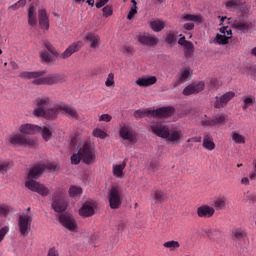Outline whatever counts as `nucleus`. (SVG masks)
Instances as JSON below:
<instances>
[{
    "instance_id": "1",
    "label": "nucleus",
    "mask_w": 256,
    "mask_h": 256,
    "mask_svg": "<svg viewBox=\"0 0 256 256\" xmlns=\"http://www.w3.org/2000/svg\"><path fill=\"white\" fill-rule=\"evenodd\" d=\"M49 169L50 171H55V169H57V166H55L54 164H37L36 166L32 167L28 173V181H26L25 185L27 187V189H29L30 191H33L34 193H38L39 195H41L42 197H47V195H49V193H51L49 191V188H47V186L33 180V179H39V177H41V175H43V172Z\"/></svg>"
},
{
    "instance_id": "2",
    "label": "nucleus",
    "mask_w": 256,
    "mask_h": 256,
    "mask_svg": "<svg viewBox=\"0 0 256 256\" xmlns=\"http://www.w3.org/2000/svg\"><path fill=\"white\" fill-rule=\"evenodd\" d=\"M44 75V71H23L20 72L19 77H21V79H34L32 81L34 85H57V83H65V81H67V76H65V74H50L43 77Z\"/></svg>"
},
{
    "instance_id": "3",
    "label": "nucleus",
    "mask_w": 256,
    "mask_h": 256,
    "mask_svg": "<svg viewBox=\"0 0 256 256\" xmlns=\"http://www.w3.org/2000/svg\"><path fill=\"white\" fill-rule=\"evenodd\" d=\"M34 103L36 106L33 110L34 117L57 119V115L61 113V104L49 108V105H51L49 97L37 98Z\"/></svg>"
},
{
    "instance_id": "4",
    "label": "nucleus",
    "mask_w": 256,
    "mask_h": 256,
    "mask_svg": "<svg viewBox=\"0 0 256 256\" xmlns=\"http://www.w3.org/2000/svg\"><path fill=\"white\" fill-rule=\"evenodd\" d=\"M150 127L154 135L166 139L169 143H173V145H179L183 141V131L179 128L169 130V127L161 122L152 124Z\"/></svg>"
},
{
    "instance_id": "5",
    "label": "nucleus",
    "mask_w": 256,
    "mask_h": 256,
    "mask_svg": "<svg viewBox=\"0 0 256 256\" xmlns=\"http://www.w3.org/2000/svg\"><path fill=\"white\" fill-rule=\"evenodd\" d=\"M173 111V107L158 108L154 111H150L147 109H139L134 112V117L135 119H143V117L152 115V117H157L158 119H165L167 117H171L173 115Z\"/></svg>"
},
{
    "instance_id": "6",
    "label": "nucleus",
    "mask_w": 256,
    "mask_h": 256,
    "mask_svg": "<svg viewBox=\"0 0 256 256\" xmlns=\"http://www.w3.org/2000/svg\"><path fill=\"white\" fill-rule=\"evenodd\" d=\"M249 9L250 7L242 8L241 13H243V15H240L236 19L230 21L232 29H236V31H241L242 33H247V31L253 27V23H251L247 18Z\"/></svg>"
},
{
    "instance_id": "7",
    "label": "nucleus",
    "mask_w": 256,
    "mask_h": 256,
    "mask_svg": "<svg viewBox=\"0 0 256 256\" xmlns=\"http://www.w3.org/2000/svg\"><path fill=\"white\" fill-rule=\"evenodd\" d=\"M44 47L46 51H49V53H51V55H58L60 59H69V57H71L73 53H77L81 50V47H83V43L74 42L73 44L68 46L67 49L61 54L57 53V50H55V47H53V44L49 41L44 42Z\"/></svg>"
},
{
    "instance_id": "8",
    "label": "nucleus",
    "mask_w": 256,
    "mask_h": 256,
    "mask_svg": "<svg viewBox=\"0 0 256 256\" xmlns=\"http://www.w3.org/2000/svg\"><path fill=\"white\" fill-rule=\"evenodd\" d=\"M53 203H52V209L56 213H63L65 209H67V202L65 201V191L62 189H58L53 197H52Z\"/></svg>"
},
{
    "instance_id": "9",
    "label": "nucleus",
    "mask_w": 256,
    "mask_h": 256,
    "mask_svg": "<svg viewBox=\"0 0 256 256\" xmlns=\"http://www.w3.org/2000/svg\"><path fill=\"white\" fill-rule=\"evenodd\" d=\"M33 223V214H22L18 218V228L22 237H27L31 232V224Z\"/></svg>"
},
{
    "instance_id": "10",
    "label": "nucleus",
    "mask_w": 256,
    "mask_h": 256,
    "mask_svg": "<svg viewBox=\"0 0 256 256\" xmlns=\"http://www.w3.org/2000/svg\"><path fill=\"white\" fill-rule=\"evenodd\" d=\"M78 151L86 165H91V163L95 162V147L91 143L85 142Z\"/></svg>"
},
{
    "instance_id": "11",
    "label": "nucleus",
    "mask_w": 256,
    "mask_h": 256,
    "mask_svg": "<svg viewBox=\"0 0 256 256\" xmlns=\"http://www.w3.org/2000/svg\"><path fill=\"white\" fill-rule=\"evenodd\" d=\"M109 203L111 209H119L123 203V193L119 186H113L109 191Z\"/></svg>"
},
{
    "instance_id": "12",
    "label": "nucleus",
    "mask_w": 256,
    "mask_h": 256,
    "mask_svg": "<svg viewBox=\"0 0 256 256\" xmlns=\"http://www.w3.org/2000/svg\"><path fill=\"white\" fill-rule=\"evenodd\" d=\"M119 137L123 141H127V145H135L137 143V133L129 125H123L119 130Z\"/></svg>"
},
{
    "instance_id": "13",
    "label": "nucleus",
    "mask_w": 256,
    "mask_h": 256,
    "mask_svg": "<svg viewBox=\"0 0 256 256\" xmlns=\"http://www.w3.org/2000/svg\"><path fill=\"white\" fill-rule=\"evenodd\" d=\"M10 143L20 147H33L35 140L25 134H14L10 137Z\"/></svg>"
},
{
    "instance_id": "14",
    "label": "nucleus",
    "mask_w": 256,
    "mask_h": 256,
    "mask_svg": "<svg viewBox=\"0 0 256 256\" xmlns=\"http://www.w3.org/2000/svg\"><path fill=\"white\" fill-rule=\"evenodd\" d=\"M137 40L140 45L144 47H155L159 43V38L153 34L147 32H141L137 35Z\"/></svg>"
},
{
    "instance_id": "15",
    "label": "nucleus",
    "mask_w": 256,
    "mask_h": 256,
    "mask_svg": "<svg viewBox=\"0 0 256 256\" xmlns=\"http://www.w3.org/2000/svg\"><path fill=\"white\" fill-rule=\"evenodd\" d=\"M205 89V82H194L192 84H189L183 89V95L186 97H189V95H197L198 93H201Z\"/></svg>"
},
{
    "instance_id": "16",
    "label": "nucleus",
    "mask_w": 256,
    "mask_h": 256,
    "mask_svg": "<svg viewBox=\"0 0 256 256\" xmlns=\"http://www.w3.org/2000/svg\"><path fill=\"white\" fill-rule=\"evenodd\" d=\"M59 221L68 231H75L77 229L75 218L69 213L60 214Z\"/></svg>"
},
{
    "instance_id": "17",
    "label": "nucleus",
    "mask_w": 256,
    "mask_h": 256,
    "mask_svg": "<svg viewBox=\"0 0 256 256\" xmlns=\"http://www.w3.org/2000/svg\"><path fill=\"white\" fill-rule=\"evenodd\" d=\"M235 97V92H226L222 96H217L216 101L214 103L215 109H221L223 107H226L227 103L231 101Z\"/></svg>"
},
{
    "instance_id": "18",
    "label": "nucleus",
    "mask_w": 256,
    "mask_h": 256,
    "mask_svg": "<svg viewBox=\"0 0 256 256\" xmlns=\"http://www.w3.org/2000/svg\"><path fill=\"white\" fill-rule=\"evenodd\" d=\"M197 215L200 219H211L215 215V208L209 205H202L197 208Z\"/></svg>"
},
{
    "instance_id": "19",
    "label": "nucleus",
    "mask_w": 256,
    "mask_h": 256,
    "mask_svg": "<svg viewBox=\"0 0 256 256\" xmlns=\"http://www.w3.org/2000/svg\"><path fill=\"white\" fill-rule=\"evenodd\" d=\"M38 21H39V25H40V29H42V31H49V15L47 14V10L45 9H40L38 11Z\"/></svg>"
},
{
    "instance_id": "20",
    "label": "nucleus",
    "mask_w": 256,
    "mask_h": 256,
    "mask_svg": "<svg viewBox=\"0 0 256 256\" xmlns=\"http://www.w3.org/2000/svg\"><path fill=\"white\" fill-rule=\"evenodd\" d=\"M81 217H93L95 215V203L86 202L79 210Z\"/></svg>"
},
{
    "instance_id": "21",
    "label": "nucleus",
    "mask_w": 256,
    "mask_h": 256,
    "mask_svg": "<svg viewBox=\"0 0 256 256\" xmlns=\"http://www.w3.org/2000/svg\"><path fill=\"white\" fill-rule=\"evenodd\" d=\"M60 112L69 119H79V113L77 110L67 104H60Z\"/></svg>"
},
{
    "instance_id": "22",
    "label": "nucleus",
    "mask_w": 256,
    "mask_h": 256,
    "mask_svg": "<svg viewBox=\"0 0 256 256\" xmlns=\"http://www.w3.org/2000/svg\"><path fill=\"white\" fill-rule=\"evenodd\" d=\"M22 135H35L37 131H41V127L33 124H22L19 128Z\"/></svg>"
},
{
    "instance_id": "23",
    "label": "nucleus",
    "mask_w": 256,
    "mask_h": 256,
    "mask_svg": "<svg viewBox=\"0 0 256 256\" xmlns=\"http://www.w3.org/2000/svg\"><path fill=\"white\" fill-rule=\"evenodd\" d=\"M157 83V77L150 76V77H142L136 80V85L139 87H151V85H155Z\"/></svg>"
},
{
    "instance_id": "24",
    "label": "nucleus",
    "mask_w": 256,
    "mask_h": 256,
    "mask_svg": "<svg viewBox=\"0 0 256 256\" xmlns=\"http://www.w3.org/2000/svg\"><path fill=\"white\" fill-rule=\"evenodd\" d=\"M191 77V68H182L178 76V81L174 84V87H179L182 83H185Z\"/></svg>"
},
{
    "instance_id": "25",
    "label": "nucleus",
    "mask_w": 256,
    "mask_h": 256,
    "mask_svg": "<svg viewBox=\"0 0 256 256\" xmlns=\"http://www.w3.org/2000/svg\"><path fill=\"white\" fill-rule=\"evenodd\" d=\"M86 41L89 43L91 49H97L101 45V38L95 33L87 34Z\"/></svg>"
},
{
    "instance_id": "26",
    "label": "nucleus",
    "mask_w": 256,
    "mask_h": 256,
    "mask_svg": "<svg viewBox=\"0 0 256 256\" xmlns=\"http://www.w3.org/2000/svg\"><path fill=\"white\" fill-rule=\"evenodd\" d=\"M28 25H30V27L37 25V12L34 5H31L28 9Z\"/></svg>"
},
{
    "instance_id": "27",
    "label": "nucleus",
    "mask_w": 256,
    "mask_h": 256,
    "mask_svg": "<svg viewBox=\"0 0 256 256\" xmlns=\"http://www.w3.org/2000/svg\"><path fill=\"white\" fill-rule=\"evenodd\" d=\"M202 145L204 149H207V151H213V149H215V142H213V136H211V134H205Z\"/></svg>"
},
{
    "instance_id": "28",
    "label": "nucleus",
    "mask_w": 256,
    "mask_h": 256,
    "mask_svg": "<svg viewBox=\"0 0 256 256\" xmlns=\"http://www.w3.org/2000/svg\"><path fill=\"white\" fill-rule=\"evenodd\" d=\"M202 233H203L204 237H207L208 239L213 241V239H215V237H217L219 230L207 227V228L202 229Z\"/></svg>"
},
{
    "instance_id": "29",
    "label": "nucleus",
    "mask_w": 256,
    "mask_h": 256,
    "mask_svg": "<svg viewBox=\"0 0 256 256\" xmlns=\"http://www.w3.org/2000/svg\"><path fill=\"white\" fill-rule=\"evenodd\" d=\"M150 27L152 31H155V33H159L165 29V22L161 20H154L150 23Z\"/></svg>"
},
{
    "instance_id": "30",
    "label": "nucleus",
    "mask_w": 256,
    "mask_h": 256,
    "mask_svg": "<svg viewBox=\"0 0 256 256\" xmlns=\"http://www.w3.org/2000/svg\"><path fill=\"white\" fill-rule=\"evenodd\" d=\"M229 39H231V36L227 37L226 35L216 34L215 39L210 43H214L215 45H227Z\"/></svg>"
},
{
    "instance_id": "31",
    "label": "nucleus",
    "mask_w": 256,
    "mask_h": 256,
    "mask_svg": "<svg viewBox=\"0 0 256 256\" xmlns=\"http://www.w3.org/2000/svg\"><path fill=\"white\" fill-rule=\"evenodd\" d=\"M127 167V163L123 162L122 164L115 165L113 167V175L114 177H118V179H121L123 177V171Z\"/></svg>"
},
{
    "instance_id": "32",
    "label": "nucleus",
    "mask_w": 256,
    "mask_h": 256,
    "mask_svg": "<svg viewBox=\"0 0 256 256\" xmlns=\"http://www.w3.org/2000/svg\"><path fill=\"white\" fill-rule=\"evenodd\" d=\"M216 211H221L227 207V200L225 197H219L214 201Z\"/></svg>"
},
{
    "instance_id": "33",
    "label": "nucleus",
    "mask_w": 256,
    "mask_h": 256,
    "mask_svg": "<svg viewBox=\"0 0 256 256\" xmlns=\"http://www.w3.org/2000/svg\"><path fill=\"white\" fill-rule=\"evenodd\" d=\"M37 133H41L42 139H44V141L51 140V137L53 136V132H51V130L47 126H44L43 128H41V130H38Z\"/></svg>"
},
{
    "instance_id": "34",
    "label": "nucleus",
    "mask_w": 256,
    "mask_h": 256,
    "mask_svg": "<svg viewBox=\"0 0 256 256\" xmlns=\"http://www.w3.org/2000/svg\"><path fill=\"white\" fill-rule=\"evenodd\" d=\"M233 235L238 241H245L247 239V231L237 228L233 231Z\"/></svg>"
},
{
    "instance_id": "35",
    "label": "nucleus",
    "mask_w": 256,
    "mask_h": 256,
    "mask_svg": "<svg viewBox=\"0 0 256 256\" xmlns=\"http://www.w3.org/2000/svg\"><path fill=\"white\" fill-rule=\"evenodd\" d=\"M163 247L170 249V251H175V249H179L181 247V244H179V241L171 240L165 242Z\"/></svg>"
},
{
    "instance_id": "36",
    "label": "nucleus",
    "mask_w": 256,
    "mask_h": 256,
    "mask_svg": "<svg viewBox=\"0 0 256 256\" xmlns=\"http://www.w3.org/2000/svg\"><path fill=\"white\" fill-rule=\"evenodd\" d=\"M184 21H194L195 23H201L203 18L201 15L186 14L183 16Z\"/></svg>"
},
{
    "instance_id": "37",
    "label": "nucleus",
    "mask_w": 256,
    "mask_h": 256,
    "mask_svg": "<svg viewBox=\"0 0 256 256\" xmlns=\"http://www.w3.org/2000/svg\"><path fill=\"white\" fill-rule=\"evenodd\" d=\"M232 140L234 143H237L238 145H244L245 143V136L239 134L238 132L232 133Z\"/></svg>"
},
{
    "instance_id": "38",
    "label": "nucleus",
    "mask_w": 256,
    "mask_h": 256,
    "mask_svg": "<svg viewBox=\"0 0 256 256\" xmlns=\"http://www.w3.org/2000/svg\"><path fill=\"white\" fill-rule=\"evenodd\" d=\"M83 193V189L79 186H71L69 189L70 197H79Z\"/></svg>"
},
{
    "instance_id": "39",
    "label": "nucleus",
    "mask_w": 256,
    "mask_h": 256,
    "mask_svg": "<svg viewBox=\"0 0 256 256\" xmlns=\"http://www.w3.org/2000/svg\"><path fill=\"white\" fill-rule=\"evenodd\" d=\"M256 100L254 98V96H246L244 98V105L242 107V109H249V107H251V105H255Z\"/></svg>"
},
{
    "instance_id": "40",
    "label": "nucleus",
    "mask_w": 256,
    "mask_h": 256,
    "mask_svg": "<svg viewBox=\"0 0 256 256\" xmlns=\"http://www.w3.org/2000/svg\"><path fill=\"white\" fill-rule=\"evenodd\" d=\"M154 201L155 203H163V201H165V193L161 190H156L154 193Z\"/></svg>"
},
{
    "instance_id": "41",
    "label": "nucleus",
    "mask_w": 256,
    "mask_h": 256,
    "mask_svg": "<svg viewBox=\"0 0 256 256\" xmlns=\"http://www.w3.org/2000/svg\"><path fill=\"white\" fill-rule=\"evenodd\" d=\"M40 57L44 63H51V61H53V56L49 52H47V50H43L40 53Z\"/></svg>"
},
{
    "instance_id": "42",
    "label": "nucleus",
    "mask_w": 256,
    "mask_h": 256,
    "mask_svg": "<svg viewBox=\"0 0 256 256\" xmlns=\"http://www.w3.org/2000/svg\"><path fill=\"white\" fill-rule=\"evenodd\" d=\"M92 135L99 139H105V137H107V132L103 131L101 128H96L93 130Z\"/></svg>"
},
{
    "instance_id": "43",
    "label": "nucleus",
    "mask_w": 256,
    "mask_h": 256,
    "mask_svg": "<svg viewBox=\"0 0 256 256\" xmlns=\"http://www.w3.org/2000/svg\"><path fill=\"white\" fill-rule=\"evenodd\" d=\"M131 3H133L134 7L131 8V10L129 11V13L127 15V19L129 21H131V19H133V17H135V15H137V1L131 0Z\"/></svg>"
},
{
    "instance_id": "44",
    "label": "nucleus",
    "mask_w": 256,
    "mask_h": 256,
    "mask_svg": "<svg viewBox=\"0 0 256 256\" xmlns=\"http://www.w3.org/2000/svg\"><path fill=\"white\" fill-rule=\"evenodd\" d=\"M11 168V163L9 161L0 162V173L5 174Z\"/></svg>"
},
{
    "instance_id": "45",
    "label": "nucleus",
    "mask_w": 256,
    "mask_h": 256,
    "mask_svg": "<svg viewBox=\"0 0 256 256\" xmlns=\"http://www.w3.org/2000/svg\"><path fill=\"white\" fill-rule=\"evenodd\" d=\"M10 211H11V208L9 206L2 204L0 206V218L7 217V215H9Z\"/></svg>"
},
{
    "instance_id": "46",
    "label": "nucleus",
    "mask_w": 256,
    "mask_h": 256,
    "mask_svg": "<svg viewBox=\"0 0 256 256\" xmlns=\"http://www.w3.org/2000/svg\"><path fill=\"white\" fill-rule=\"evenodd\" d=\"M25 5H27V0H19L18 2L10 6V9H12L13 11H17V9H21V7H25Z\"/></svg>"
},
{
    "instance_id": "47",
    "label": "nucleus",
    "mask_w": 256,
    "mask_h": 256,
    "mask_svg": "<svg viewBox=\"0 0 256 256\" xmlns=\"http://www.w3.org/2000/svg\"><path fill=\"white\" fill-rule=\"evenodd\" d=\"M105 85L106 87H113V85H115V74L113 73L108 74V77L105 81Z\"/></svg>"
},
{
    "instance_id": "48",
    "label": "nucleus",
    "mask_w": 256,
    "mask_h": 256,
    "mask_svg": "<svg viewBox=\"0 0 256 256\" xmlns=\"http://www.w3.org/2000/svg\"><path fill=\"white\" fill-rule=\"evenodd\" d=\"M81 159H83V157L81 156V154H79V151H78V153L73 154L71 156L72 165H79L81 163Z\"/></svg>"
},
{
    "instance_id": "49",
    "label": "nucleus",
    "mask_w": 256,
    "mask_h": 256,
    "mask_svg": "<svg viewBox=\"0 0 256 256\" xmlns=\"http://www.w3.org/2000/svg\"><path fill=\"white\" fill-rule=\"evenodd\" d=\"M225 119V115L216 116L212 119V125H223V123H225Z\"/></svg>"
},
{
    "instance_id": "50",
    "label": "nucleus",
    "mask_w": 256,
    "mask_h": 256,
    "mask_svg": "<svg viewBox=\"0 0 256 256\" xmlns=\"http://www.w3.org/2000/svg\"><path fill=\"white\" fill-rule=\"evenodd\" d=\"M220 33H222L226 37H230V39L233 35V31L231 30V28H229V26H224V27L220 28Z\"/></svg>"
},
{
    "instance_id": "51",
    "label": "nucleus",
    "mask_w": 256,
    "mask_h": 256,
    "mask_svg": "<svg viewBox=\"0 0 256 256\" xmlns=\"http://www.w3.org/2000/svg\"><path fill=\"white\" fill-rule=\"evenodd\" d=\"M185 48H186V51H185L186 57H191V55H193V43L186 42Z\"/></svg>"
},
{
    "instance_id": "52",
    "label": "nucleus",
    "mask_w": 256,
    "mask_h": 256,
    "mask_svg": "<svg viewBox=\"0 0 256 256\" xmlns=\"http://www.w3.org/2000/svg\"><path fill=\"white\" fill-rule=\"evenodd\" d=\"M102 11L104 17H111L113 15V8L110 5L105 6Z\"/></svg>"
},
{
    "instance_id": "53",
    "label": "nucleus",
    "mask_w": 256,
    "mask_h": 256,
    "mask_svg": "<svg viewBox=\"0 0 256 256\" xmlns=\"http://www.w3.org/2000/svg\"><path fill=\"white\" fill-rule=\"evenodd\" d=\"M7 233H9V227L4 226L0 229V243L5 239V235H7Z\"/></svg>"
},
{
    "instance_id": "54",
    "label": "nucleus",
    "mask_w": 256,
    "mask_h": 256,
    "mask_svg": "<svg viewBox=\"0 0 256 256\" xmlns=\"http://www.w3.org/2000/svg\"><path fill=\"white\" fill-rule=\"evenodd\" d=\"M150 169L151 171L155 172V171H158L159 170V161L157 160H152L150 162Z\"/></svg>"
},
{
    "instance_id": "55",
    "label": "nucleus",
    "mask_w": 256,
    "mask_h": 256,
    "mask_svg": "<svg viewBox=\"0 0 256 256\" xmlns=\"http://www.w3.org/2000/svg\"><path fill=\"white\" fill-rule=\"evenodd\" d=\"M246 201H248L249 203H255V201H256V194L255 193H247Z\"/></svg>"
},
{
    "instance_id": "56",
    "label": "nucleus",
    "mask_w": 256,
    "mask_h": 256,
    "mask_svg": "<svg viewBox=\"0 0 256 256\" xmlns=\"http://www.w3.org/2000/svg\"><path fill=\"white\" fill-rule=\"evenodd\" d=\"M111 119H113V117H111V115L102 114L99 118V121H104L105 123H110Z\"/></svg>"
},
{
    "instance_id": "57",
    "label": "nucleus",
    "mask_w": 256,
    "mask_h": 256,
    "mask_svg": "<svg viewBox=\"0 0 256 256\" xmlns=\"http://www.w3.org/2000/svg\"><path fill=\"white\" fill-rule=\"evenodd\" d=\"M175 41H176V38H175V35L173 33H169L166 36V43H169V45H171L172 43H175Z\"/></svg>"
},
{
    "instance_id": "58",
    "label": "nucleus",
    "mask_w": 256,
    "mask_h": 256,
    "mask_svg": "<svg viewBox=\"0 0 256 256\" xmlns=\"http://www.w3.org/2000/svg\"><path fill=\"white\" fill-rule=\"evenodd\" d=\"M47 256H59V250L55 247H52L48 250Z\"/></svg>"
},
{
    "instance_id": "59",
    "label": "nucleus",
    "mask_w": 256,
    "mask_h": 256,
    "mask_svg": "<svg viewBox=\"0 0 256 256\" xmlns=\"http://www.w3.org/2000/svg\"><path fill=\"white\" fill-rule=\"evenodd\" d=\"M226 7L227 9H235V7H237V1L229 0L228 2H226Z\"/></svg>"
},
{
    "instance_id": "60",
    "label": "nucleus",
    "mask_w": 256,
    "mask_h": 256,
    "mask_svg": "<svg viewBox=\"0 0 256 256\" xmlns=\"http://www.w3.org/2000/svg\"><path fill=\"white\" fill-rule=\"evenodd\" d=\"M250 179L252 181L256 179V160L253 161V171L250 173Z\"/></svg>"
},
{
    "instance_id": "61",
    "label": "nucleus",
    "mask_w": 256,
    "mask_h": 256,
    "mask_svg": "<svg viewBox=\"0 0 256 256\" xmlns=\"http://www.w3.org/2000/svg\"><path fill=\"white\" fill-rule=\"evenodd\" d=\"M124 53H126L127 55H133V53H135V49L133 48V46H125Z\"/></svg>"
},
{
    "instance_id": "62",
    "label": "nucleus",
    "mask_w": 256,
    "mask_h": 256,
    "mask_svg": "<svg viewBox=\"0 0 256 256\" xmlns=\"http://www.w3.org/2000/svg\"><path fill=\"white\" fill-rule=\"evenodd\" d=\"M201 125L203 126V127H210V126H213V120H209V119H203L202 121H201Z\"/></svg>"
},
{
    "instance_id": "63",
    "label": "nucleus",
    "mask_w": 256,
    "mask_h": 256,
    "mask_svg": "<svg viewBox=\"0 0 256 256\" xmlns=\"http://www.w3.org/2000/svg\"><path fill=\"white\" fill-rule=\"evenodd\" d=\"M184 29H186V31H192V29H195V24L192 22L186 23L184 24Z\"/></svg>"
},
{
    "instance_id": "64",
    "label": "nucleus",
    "mask_w": 256,
    "mask_h": 256,
    "mask_svg": "<svg viewBox=\"0 0 256 256\" xmlns=\"http://www.w3.org/2000/svg\"><path fill=\"white\" fill-rule=\"evenodd\" d=\"M105 5H107V2H105L104 0L96 2L97 9H101V7H105Z\"/></svg>"
}]
</instances>
